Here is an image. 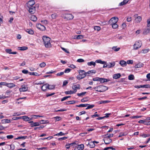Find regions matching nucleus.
Instances as JSON below:
<instances>
[{
	"mask_svg": "<svg viewBox=\"0 0 150 150\" xmlns=\"http://www.w3.org/2000/svg\"><path fill=\"white\" fill-rule=\"evenodd\" d=\"M42 39L44 42V44L45 47L47 48H50L51 46V44L50 42L51 39L46 36H43L42 37Z\"/></svg>",
	"mask_w": 150,
	"mask_h": 150,
	"instance_id": "1",
	"label": "nucleus"
},
{
	"mask_svg": "<svg viewBox=\"0 0 150 150\" xmlns=\"http://www.w3.org/2000/svg\"><path fill=\"white\" fill-rule=\"evenodd\" d=\"M94 89L97 91L103 92L108 89V87L104 85H99L94 88Z\"/></svg>",
	"mask_w": 150,
	"mask_h": 150,
	"instance_id": "2",
	"label": "nucleus"
},
{
	"mask_svg": "<svg viewBox=\"0 0 150 150\" xmlns=\"http://www.w3.org/2000/svg\"><path fill=\"white\" fill-rule=\"evenodd\" d=\"M142 42L141 41L138 40L136 41L133 45V49L137 50L140 48L142 45Z\"/></svg>",
	"mask_w": 150,
	"mask_h": 150,
	"instance_id": "3",
	"label": "nucleus"
},
{
	"mask_svg": "<svg viewBox=\"0 0 150 150\" xmlns=\"http://www.w3.org/2000/svg\"><path fill=\"white\" fill-rule=\"evenodd\" d=\"M118 19L117 17H114L112 18L109 21V23L110 24L117 23L118 21Z\"/></svg>",
	"mask_w": 150,
	"mask_h": 150,
	"instance_id": "4",
	"label": "nucleus"
},
{
	"mask_svg": "<svg viewBox=\"0 0 150 150\" xmlns=\"http://www.w3.org/2000/svg\"><path fill=\"white\" fill-rule=\"evenodd\" d=\"M26 9L28 10L29 12L31 14L34 13L35 11V6H32V7H26Z\"/></svg>",
	"mask_w": 150,
	"mask_h": 150,
	"instance_id": "5",
	"label": "nucleus"
},
{
	"mask_svg": "<svg viewBox=\"0 0 150 150\" xmlns=\"http://www.w3.org/2000/svg\"><path fill=\"white\" fill-rule=\"evenodd\" d=\"M37 28L39 30L42 31H45L46 30L45 27L40 23H38L36 24Z\"/></svg>",
	"mask_w": 150,
	"mask_h": 150,
	"instance_id": "6",
	"label": "nucleus"
},
{
	"mask_svg": "<svg viewBox=\"0 0 150 150\" xmlns=\"http://www.w3.org/2000/svg\"><path fill=\"white\" fill-rule=\"evenodd\" d=\"M74 16L71 14H66L64 16V19L67 20H70L74 18Z\"/></svg>",
	"mask_w": 150,
	"mask_h": 150,
	"instance_id": "7",
	"label": "nucleus"
},
{
	"mask_svg": "<svg viewBox=\"0 0 150 150\" xmlns=\"http://www.w3.org/2000/svg\"><path fill=\"white\" fill-rule=\"evenodd\" d=\"M104 137V138L103 139V140L104 141L105 144H109L112 141V139L107 137Z\"/></svg>",
	"mask_w": 150,
	"mask_h": 150,
	"instance_id": "8",
	"label": "nucleus"
},
{
	"mask_svg": "<svg viewBox=\"0 0 150 150\" xmlns=\"http://www.w3.org/2000/svg\"><path fill=\"white\" fill-rule=\"evenodd\" d=\"M28 87L27 85H23L21 86V87L19 88V91L20 92H25L28 91Z\"/></svg>",
	"mask_w": 150,
	"mask_h": 150,
	"instance_id": "9",
	"label": "nucleus"
},
{
	"mask_svg": "<svg viewBox=\"0 0 150 150\" xmlns=\"http://www.w3.org/2000/svg\"><path fill=\"white\" fill-rule=\"evenodd\" d=\"M80 86L79 84L76 85H74L72 87V89L73 90V91L74 92V93H75L76 92L77 89H80Z\"/></svg>",
	"mask_w": 150,
	"mask_h": 150,
	"instance_id": "10",
	"label": "nucleus"
},
{
	"mask_svg": "<svg viewBox=\"0 0 150 150\" xmlns=\"http://www.w3.org/2000/svg\"><path fill=\"white\" fill-rule=\"evenodd\" d=\"M35 4V2L34 0H30L27 3V7H32V6H35L34 5Z\"/></svg>",
	"mask_w": 150,
	"mask_h": 150,
	"instance_id": "11",
	"label": "nucleus"
},
{
	"mask_svg": "<svg viewBox=\"0 0 150 150\" xmlns=\"http://www.w3.org/2000/svg\"><path fill=\"white\" fill-rule=\"evenodd\" d=\"M84 148V146L83 144H81L77 145L75 148L74 150H83Z\"/></svg>",
	"mask_w": 150,
	"mask_h": 150,
	"instance_id": "12",
	"label": "nucleus"
},
{
	"mask_svg": "<svg viewBox=\"0 0 150 150\" xmlns=\"http://www.w3.org/2000/svg\"><path fill=\"white\" fill-rule=\"evenodd\" d=\"M28 123L30 124L31 127L38 126L40 125V123L39 122H34L33 121H31L28 122Z\"/></svg>",
	"mask_w": 150,
	"mask_h": 150,
	"instance_id": "13",
	"label": "nucleus"
},
{
	"mask_svg": "<svg viewBox=\"0 0 150 150\" xmlns=\"http://www.w3.org/2000/svg\"><path fill=\"white\" fill-rule=\"evenodd\" d=\"M79 74L83 78L86 76V74L85 71L81 70H79Z\"/></svg>",
	"mask_w": 150,
	"mask_h": 150,
	"instance_id": "14",
	"label": "nucleus"
},
{
	"mask_svg": "<svg viewBox=\"0 0 150 150\" xmlns=\"http://www.w3.org/2000/svg\"><path fill=\"white\" fill-rule=\"evenodd\" d=\"M5 51L7 53H9V54H16L17 53L16 52H12V50L9 49H6L5 50Z\"/></svg>",
	"mask_w": 150,
	"mask_h": 150,
	"instance_id": "15",
	"label": "nucleus"
},
{
	"mask_svg": "<svg viewBox=\"0 0 150 150\" xmlns=\"http://www.w3.org/2000/svg\"><path fill=\"white\" fill-rule=\"evenodd\" d=\"M22 117V119H23L24 121H29L32 119V117L30 118L26 116H23Z\"/></svg>",
	"mask_w": 150,
	"mask_h": 150,
	"instance_id": "16",
	"label": "nucleus"
},
{
	"mask_svg": "<svg viewBox=\"0 0 150 150\" xmlns=\"http://www.w3.org/2000/svg\"><path fill=\"white\" fill-rule=\"evenodd\" d=\"M49 87V84L46 83L43 85L41 87L42 90L43 91L46 90L47 89H48Z\"/></svg>",
	"mask_w": 150,
	"mask_h": 150,
	"instance_id": "17",
	"label": "nucleus"
},
{
	"mask_svg": "<svg viewBox=\"0 0 150 150\" xmlns=\"http://www.w3.org/2000/svg\"><path fill=\"white\" fill-rule=\"evenodd\" d=\"M96 72V71L95 70H91L88 71V72H86V76H89V74L91 73H95Z\"/></svg>",
	"mask_w": 150,
	"mask_h": 150,
	"instance_id": "18",
	"label": "nucleus"
},
{
	"mask_svg": "<svg viewBox=\"0 0 150 150\" xmlns=\"http://www.w3.org/2000/svg\"><path fill=\"white\" fill-rule=\"evenodd\" d=\"M142 20V18L140 16H138L135 18V22L136 23H139Z\"/></svg>",
	"mask_w": 150,
	"mask_h": 150,
	"instance_id": "19",
	"label": "nucleus"
},
{
	"mask_svg": "<svg viewBox=\"0 0 150 150\" xmlns=\"http://www.w3.org/2000/svg\"><path fill=\"white\" fill-rule=\"evenodd\" d=\"M121 75L120 74V73H118L114 74L113 76V78L114 79H117L120 78L121 77Z\"/></svg>",
	"mask_w": 150,
	"mask_h": 150,
	"instance_id": "20",
	"label": "nucleus"
},
{
	"mask_svg": "<svg viewBox=\"0 0 150 150\" xmlns=\"http://www.w3.org/2000/svg\"><path fill=\"white\" fill-rule=\"evenodd\" d=\"M87 145L91 148H93L95 146V144L93 142L89 143Z\"/></svg>",
	"mask_w": 150,
	"mask_h": 150,
	"instance_id": "21",
	"label": "nucleus"
},
{
	"mask_svg": "<svg viewBox=\"0 0 150 150\" xmlns=\"http://www.w3.org/2000/svg\"><path fill=\"white\" fill-rule=\"evenodd\" d=\"M129 0H124L123 1L120 3L119 4V6H122L127 4Z\"/></svg>",
	"mask_w": 150,
	"mask_h": 150,
	"instance_id": "22",
	"label": "nucleus"
},
{
	"mask_svg": "<svg viewBox=\"0 0 150 150\" xmlns=\"http://www.w3.org/2000/svg\"><path fill=\"white\" fill-rule=\"evenodd\" d=\"M115 64V62H112V63H109L108 64V68H111L113 67Z\"/></svg>",
	"mask_w": 150,
	"mask_h": 150,
	"instance_id": "23",
	"label": "nucleus"
},
{
	"mask_svg": "<svg viewBox=\"0 0 150 150\" xmlns=\"http://www.w3.org/2000/svg\"><path fill=\"white\" fill-rule=\"evenodd\" d=\"M25 31L30 35H33L34 33L33 31L31 29H27Z\"/></svg>",
	"mask_w": 150,
	"mask_h": 150,
	"instance_id": "24",
	"label": "nucleus"
},
{
	"mask_svg": "<svg viewBox=\"0 0 150 150\" xmlns=\"http://www.w3.org/2000/svg\"><path fill=\"white\" fill-rule=\"evenodd\" d=\"M16 85L13 83H7V86L10 88H12L16 86Z\"/></svg>",
	"mask_w": 150,
	"mask_h": 150,
	"instance_id": "25",
	"label": "nucleus"
},
{
	"mask_svg": "<svg viewBox=\"0 0 150 150\" xmlns=\"http://www.w3.org/2000/svg\"><path fill=\"white\" fill-rule=\"evenodd\" d=\"M30 19L33 21H36L37 20V17L34 15H31Z\"/></svg>",
	"mask_w": 150,
	"mask_h": 150,
	"instance_id": "26",
	"label": "nucleus"
},
{
	"mask_svg": "<svg viewBox=\"0 0 150 150\" xmlns=\"http://www.w3.org/2000/svg\"><path fill=\"white\" fill-rule=\"evenodd\" d=\"M120 64L122 67H125L127 65V62L126 61L124 60H122L120 61Z\"/></svg>",
	"mask_w": 150,
	"mask_h": 150,
	"instance_id": "27",
	"label": "nucleus"
},
{
	"mask_svg": "<svg viewBox=\"0 0 150 150\" xmlns=\"http://www.w3.org/2000/svg\"><path fill=\"white\" fill-rule=\"evenodd\" d=\"M143 65L144 64L142 63H139L135 66V67L136 68H141L143 67Z\"/></svg>",
	"mask_w": 150,
	"mask_h": 150,
	"instance_id": "28",
	"label": "nucleus"
},
{
	"mask_svg": "<svg viewBox=\"0 0 150 150\" xmlns=\"http://www.w3.org/2000/svg\"><path fill=\"white\" fill-rule=\"evenodd\" d=\"M150 32V28H147L145 29L143 32V34L145 35H146L147 33H149Z\"/></svg>",
	"mask_w": 150,
	"mask_h": 150,
	"instance_id": "29",
	"label": "nucleus"
},
{
	"mask_svg": "<svg viewBox=\"0 0 150 150\" xmlns=\"http://www.w3.org/2000/svg\"><path fill=\"white\" fill-rule=\"evenodd\" d=\"M109 81V79H108L105 78H100V81L101 83H104L107 82Z\"/></svg>",
	"mask_w": 150,
	"mask_h": 150,
	"instance_id": "30",
	"label": "nucleus"
},
{
	"mask_svg": "<svg viewBox=\"0 0 150 150\" xmlns=\"http://www.w3.org/2000/svg\"><path fill=\"white\" fill-rule=\"evenodd\" d=\"M87 65L89 66H91L93 65L94 67H95L96 65L95 62L93 61H91L90 62H88L87 63Z\"/></svg>",
	"mask_w": 150,
	"mask_h": 150,
	"instance_id": "31",
	"label": "nucleus"
},
{
	"mask_svg": "<svg viewBox=\"0 0 150 150\" xmlns=\"http://www.w3.org/2000/svg\"><path fill=\"white\" fill-rule=\"evenodd\" d=\"M28 47L26 46H23L18 47V49L20 50H25L28 49Z\"/></svg>",
	"mask_w": 150,
	"mask_h": 150,
	"instance_id": "32",
	"label": "nucleus"
},
{
	"mask_svg": "<svg viewBox=\"0 0 150 150\" xmlns=\"http://www.w3.org/2000/svg\"><path fill=\"white\" fill-rule=\"evenodd\" d=\"M29 75H34V76H39L40 75V74H39L37 72H29Z\"/></svg>",
	"mask_w": 150,
	"mask_h": 150,
	"instance_id": "33",
	"label": "nucleus"
},
{
	"mask_svg": "<svg viewBox=\"0 0 150 150\" xmlns=\"http://www.w3.org/2000/svg\"><path fill=\"white\" fill-rule=\"evenodd\" d=\"M89 100L88 97H86L84 98L81 100V101L82 102H85L88 101Z\"/></svg>",
	"mask_w": 150,
	"mask_h": 150,
	"instance_id": "34",
	"label": "nucleus"
},
{
	"mask_svg": "<svg viewBox=\"0 0 150 150\" xmlns=\"http://www.w3.org/2000/svg\"><path fill=\"white\" fill-rule=\"evenodd\" d=\"M49 122L48 120H42L40 121V124H46L48 123Z\"/></svg>",
	"mask_w": 150,
	"mask_h": 150,
	"instance_id": "35",
	"label": "nucleus"
},
{
	"mask_svg": "<svg viewBox=\"0 0 150 150\" xmlns=\"http://www.w3.org/2000/svg\"><path fill=\"white\" fill-rule=\"evenodd\" d=\"M112 49L115 52H117L119 50L120 48V47H117V46H114L112 47Z\"/></svg>",
	"mask_w": 150,
	"mask_h": 150,
	"instance_id": "36",
	"label": "nucleus"
},
{
	"mask_svg": "<svg viewBox=\"0 0 150 150\" xmlns=\"http://www.w3.org/2000/svg\"><path fill=\"white\" fill-rule=\"evenodd\" d=\"M1 122L3 123H8L10 122V120L8 119H3L2 120Z\"/></svg>",
	"mask_w": 150,
	"mask_h": 150,
	"instance_id": "37",
	"label": "nucleus"
},
{
	"mask_svg": "<svg viewBox=\"0 0 150 150\" xmlns=\"http://www.w3.org/2000/svg\"><path fill=\"white\" fill-rule=\"evenodd\" d=\"M113 134H107L104 135V137H107L110 138V137H113Z\"/></svg>",
	"mask_w": 150,
	"mask_h": 150,
	"instance_id": "38",
	"label": "nucleus"
},
{
	"mask_svg": "<svg viewBox=\"0 0 150 150\" xmlns=\"http://www.w3.org/2000/svg\"><path fill=\"white\" fill-rule=\"evenodd\" d=\"M87 105H88V106L86 108V110L89 109H92L93 108V107L95 106L94 105H90L89 104H88Z\"/></svg>",
	"mask_w": 150,
	"mask_h": 150,
	"instance_id": "39",
	"label": "nucleus"
},
{
	"mask_svg": "<svg viewBox=\"0 0 150 150\" xmlns=\"http://www.w3.org/2000/svg\"><path fill=\"white\" fill-rule=\"evenodd\" d=\"M88 105V104H81L79 105H76V106L78 107H86Z\"/></svg>",
	"mask_w": 150,
	"mask_h": 150,
	"instance_id": "40",
	"label": "nucleus"
},
{
	"mask_svg": "<svg viewBox=\"0 0 150 150\" xmlns=\"http://www.w3.org/2000/svg\"><path fill=\"white\" fill-rule=\"evenodd\" d=\"M86 93V92H82L80 93H77V95L79 97L81 96H84Z\"/></svg>",
	"mask_w": 150,
	"mask_h": 150,
	"instance_id": "41",
	"label": "nucleus"
},
{
	"mask_svg": "<svg viewBox=\"0 0 150 150\" xmlns=\"http://www.w3.org/2000/svg\"><path fill=\"white\" fill-rule=\"evenodd\" d=\"M25 113H23L21 114L20 112H15L13 113V116H19L20 115H23L25 114Z\"/></svg>",
	"mask_w": 150,
	"mask_h": 150,
	"instance_id": "42",
	"label": "nucleus"
},
{
	"mask_svg": "<svg viewBox=\"0 0 150 150\" xmlns=\"http://www.w3.org/2000/svg\"><path fill=\"white\" fill-rule=\"evenodd\" d=\"M27 138H28V137L27 136H22L21 137H19L17 138H15V139H26Z\"/></svg>",
	"mask_w": 150,
	"mask_h": 150,
	"instance_id": "43",
	"label": "nucleus"
},
{
	"mask_svg": "<svg viewBox=\"0 0 150 150\" xmlns=\"http://www.w3.org/2000/svg\"><path fill=\"white\" fill-rule=\"evenodd\" d=\"M72 91H66L65 92V93L66 94H71L73 93H75Z\"/></svg>",
	"mask_w": 150,
	"mask_h": 150,
	"instance_id": "44",
	"label": "nucleus"
},
{
	"mask_svg": "<svg viewBox=\"0 0 150 150\" xmlns=\"http://www.w3.org/2000/svg\"><path fill=\"white\" fill-rule=\"evenodd\" d=\"M57 17V14L56 13H54L51 15V17L52 19H55Z\"/></svg>",
	"mask_w": 150,
	"mask_h": 150,
	"instance_id": "45",
	"label": "nucleus"
},
{
	"mask_svg": "<svg viewBox=\"0 0 150 150\" xmlns=\"http://www.w3.org/2000/svg\"><path fill=\"white\" fill-rule=\"evenodd\" d=\"M134 76L133 75L131 74L129 76L128 79L129 80H133L134 79Z\"/></svg>",
	"mask_w": 150,
	"mask_h": 150,
	"instance_id": "46",
	"label": "nucleus"
},
{
	"mask_svg": "<svg viewBox=\"0 0 150 150\" xmlns=\"http://www.w3.org/2000/svg\"><path fill=\"white\" fill-rule=\"evenodd\" d=\"M142 117V116H131L130 117V118L132 119H135L138 118H141Z\"/></svg>",
	"mask_w": 150,
	"mask_h": 150,
	"instance_id": "47",
	"label": "nucleus"
},
{
	"mask_svg": "<svg viewBox=\"0 0 150 150\" xmlns=\"http://www.w3.org/2000/svg\"><path fill=\"white\" fill-rule=\"evenodd\" d=\"M111 25H112V28L114 29L117 28L118 27V25L117 23H114Z\"/></svg>",
	"mask_w": 150,
	"mask_h": 150,
	"instance_id": "48",
	"label": "nucleus"
},
{
	"mask_svg": "<svg viewBox=\"0 0 150 150\" xmlns=\"http://www.w3.org/2000/svg\"><path fill=\"white\" fill-rule=\"evenodd\" d=\"M142 87L146 88H150V85L148 84L143 85H142Z\"/></svg>",
	"mask_w": 150,
	"mask_h": 150,
	"instance_id": "49",
	"label": "nucleus"
},
{
	"mask_svg": "<svg viewBox=\"0 0 150 150\" xmlns=\"http://www.w3.org/2000/svg\"><path fill=\"white\" fill-rule=\"evenodd\" d=\"M65 134V133H63L62 132H61L59 133H57V134H55L54 135V136H63V135H64Z\"/></svg>",
	"mask_w": 150,
	"mask_h": 150,
	"instance_id": "50",
	"label": "nucleus"
},
{
	"mask_svg": "<svg viewBox=\"0 0 150 150\" xmlns=\"http://www.w3.org/2000/svg\"><path fill=\"white\" fill-rule=\"evenodd\" d=\"M149 49H143L142 50V52L143 53L145 54L147 53L149 51Z\"/></svg>",
	"mask_w": 150,
	"mask_h": 150,
	"instance_id": "51",
	"label": "nucleus"
},
{
	"mask_svg": "<svg viewBox=\"0 0 150 150\" xmlns=\"http://www.w3.org/2000/svg\"><path fill=\"white\" fill-rule=\"evenodd\" d=\"M46 66V64L44 62H42L40 64V66L41 68L45 67Z\"/></svg>",
	"mask_w": 150,
	"mask_h": 150,
	"instance_id": "52",
	"label": "nucleus"
},
{
	"mask_svg": "<svg viewBox=\"0 0 150 150\" xmlns=\"http://www.w3.org/2000/svg\"><path fill=\"white\" fill-rule=\"evenodd\" d=\"M83 38V35H77V36L76 38L77 39H82Z\"/></svg>",
	"mask_w": 150,
	"mask_h": 150,
	"instance_id": "53",
	"label": "nucleus"
},
{
	"mask_svg": "<svg viewBox=\"0 0 150 150\" xmlns=\"http://www.w3.org/2000/svg\"><path fill=\"white\" fill-rule=\"evenodd\" d=\"M150 136V135L149 134H143L142 135V136L144 138H146L147 137H149Z\"/></svg>",
	"mask_w": 150,
	"mask_h": 150,
	"instance_id": "54",
	"label": "nucleus"
},
{
	"mask_svg": "<svg viewBox=\"0 0 150 150\" xmlns=\"http://www.w3.org/2000/svg\"><path fill=\"white\" fill-rule=\"evenodd\" d=\"M55 88V86L54 85H49V87L48 89H54Z\"/></svg>",
	"mask_w": 150,
	"mask_h": 150,
	"instance_id": "55",
	"label": "nucleus"
},
{
	"mask_svg": "<svg viewBox=\"0 0 150 150\" xmlns=\"http://www.w3.org/2000/svg\"><path fill=\"white\" fill-rule=\"evenodd\" d=\"M94 29L95 30H96L98 31H99L100 29V27L98 26H95L94 27Z\"/></svg>",
	"mask_w": 150,
	"mask_h": 150,
	"instance_id": "56",
	"label": "nucleus"
},
{
	"mask_svg": "<svg viewBox=\"0 0 150 150\" xmlns=\"http://www.w3.org/2000/svg\"><path fill=\"white\" fill-rule=\"evenodd\" d=\"M56 71H53V70H51V71L47 72H46V74H52L54 73H56Z\"/></svg>",
	"mask_w": 150,
	"mask_h": 150,
	"instance_id": "57",
	"label": "nucleus"
},
{
	"mask_svg": "<svg viewBox=\"0 0 150 150\" xmlns=\"http://www.w3.org/2000/svg\"><path fill=\"white\" fill-rule=\"evenodd\" d=\"M6 138L8 139H12L13 138V136L12 135H8L6 136Z\"/></svg>",
	"mask_w": 150,
	"mask_h": 150,
	"instance_id": "58",
	"label": "nucleus"
},
{
	"mask_svg": "<svg viewBox=\"0 0 150 150\" xmlns=\"http://www.w3.org/2000/svg\"><path fill=\"white\" fill-rule=\"evenodd\" d=\"M76 78L79 80H80L83 78V77L81 76L79 74L76 76Z\"/></svg>",
	"mask_w": 150,
	"mask_h": 150,
	"instance_id": "59",
	"label": "nucleus"
},
{
	"mask_svg": "<svg viewBox=\"0 0 150 150\" xmlns=\"http://www.w3.org/2000/svg\"><path fill=\"white\" fill-rule=\"evenodd\" d=\"M100 78L98 77H96L93 79V80L94 81H100Z\"/></svg>",
	"mask_w": 150,
	"mask_h": 150,
	"instance_id": "60",
	"label": "nucleus"
},
{
	"mask_svg": "<svg viewBox=\"0 0 150 150\" xmlns=\"http://www.w3.org/2000/svg\"><path fill=\"white\" fill-rule=\"evenodd\" d=\"M22 117H15L12 118L13 120H16L19 119H22Z\"/></svg>",
	"mask_w": 150,
	"mask_h": 150,
	"instance_id": "61",
	"label": "nucleus"
},
{
	"mask_svg": "<svg viewBox=\"0 0 150 150\" xmlns=\"http://www.w3.org/2000/svg\"><path fill=\"white\" fill-rule=\"evenodd\" d=\"M10 149L11 150H13L15 148V146L13 144H11L10 145Z\"/></svg>",
	"mask_w": 150,
	"mask_h": 150,
	"instance_id": "62",
	"label": "nucleus"
},
{
	"mask_svg": "<svg viewBox=\"0 0 150 150\" xmlns=\"http://www.w3.org/2000/svg\"><path fill=\"white\" fill-rule=\"evenodd\" d=\"M71 69H66L65 70L64 73V72L65 73H68L71 71Z\"/></svg>",
	"mask_w": 150,
	"mask_h": 150,
	"instance_id": "63",
	"label": "nucleus"
},
{
	"mask_svg": "<svg viewBox=\"0 0 150 150\" xmlns=\"http://www.w3.org/2000/svg\"><path fill=\"white\" fill-rule=\"evenodd\" d=\"M147 26L148 27H150V18L147 19Z\"/></svg>",
	"mask_w": 150,
	"mask_h": 150,
	"instance_id": "64",
	"label": "nucleus"
}]
</instances>
